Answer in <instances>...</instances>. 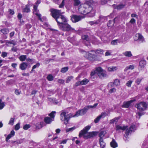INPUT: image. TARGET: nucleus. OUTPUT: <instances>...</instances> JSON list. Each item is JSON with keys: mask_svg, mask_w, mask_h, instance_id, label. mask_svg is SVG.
Instances as JSON below:
<instances>
[{"mask_svg": "<svg viewBox=\"0 0 148 148\" xmlns=\"http://www.w3.org/2000/svg\"><path fill=\"white\" fill-rule=\"evenodd\" d=\"M125 6V5L121 4L117 6L116 7V8L118 10H120L123 8Z\"/></svg>", "mask_w": 148, "mask_h": 148, "instance_id": "41", "label": "nucleus"}, {"mask_svg": "<svg viewBox=\"0 0 148 148\" xmlns=\"http://www.w3.org/2000/svg\"><path fill=\"white\" fill-rule=\"evenodd\" d=\"M47 79L49 81H52L53 79V77L51 74H49L47 77Z\"/></svg>", "mask_w": 148, "mask_h": 148, "instance_id": "36", "label": "nucleus"}, {"mask_svg": "<svg viewBox=\"0 0 148 148\" xmlns=\"http://www.w3.org/2000/svg\"><path fill=\"white\" fill-rule=\"evenodd\" d=\"M116 130H125L127 128V126H122L119 125H117L116 126Z\"/></svg>", "mask_w": 148, "mask_h": 148, "instance_id": "20", "label": "nucleus"}, {"mask_svg": "<svg viewBox=\"0 0 148 148\" xmlns=\"http://www.w3.org/2000/svg\"><path fill=\"white\" fill-rule=\"evenodd\" d=\"M42 123H38L37 124V125L36 126V128L38 129H40L42 128Z\"/></svg>", "mask_w": 148, "mask_h": 148, "instance_id": "44", "label": "nucleus"}, {"mask_svg": "<svg viewBox=\"0 0 148 148\" xmlns=\"http://www.w3.org/2000/svg\"><path fill=\"white\" fill-rule=\"evenodd\" d=\"M123 54L125 56L131 57L132 55L130 51H126L123 53Z\"/></svg>", "mask_w": 148, "mask_h": 148, "instance_id": "25", "label": "nucleus"}, {"mask_svg": "<svg viewBox=\"0 0 148 148\" xmlns=\"http://www.w3.org/2000/svg\"><path fill=\"white\" fill-rule=\"evenodd\" d=\"M110 145L112 147H118L117 143L116 142L114 139H113L110 143Z\"/></svg>", "mask_w": 148, "mask_h": 148, "instance_id": "22", "label": "nucleus"}, {"mask_svg": "<svg viewBox=\"0 0 148 148\" xmlns=\"http://www.w3.org/2000/svg\"><path fill=\"white\" fill-rule=\"evenodd\" d=\"M82 38L84 40L88 42L89 44L90 45V39L87 35H83L82 36Z\"/></svg>", "mask_w": 148, "mask_h": 148, "instance_id": "19", "label": "nucleus"}, {"mask_svg": "<svg viewBox=\"0 0 148 148\" xmlns=\"http://www.w3.org/2000/svg\"><path fill=\"white\" fill-rule=\"evenodd\" d=\"M55 19L57 23L59 25H62L64 23L61 22L62 19L61 15L60 16L58 17V18H56Z\"/></svg>", "mask_w": 148, "mask_h": 148, "instance_id": "23", "label": "nucleus"}, {"mask_svg": "<svg viewBox=\"0 0 148 148\" xmlns=\"http://www.w3.org/2000/svg\"><path fill=\"white\" fill-rule=\"evenodd\" d=\"M116 91V89L114 88H112L109 90V92L110 93H112L113 92H115Z\"/></svg>", "mask_w": 148, "mask_h": 148, "instance_id": "62", "label": "nucleus"}, {"mask_svg": "<svg viewBox=\"0 0 148 148\" xmlns=\"http://www.w3.org/2000/svg\"><path fill=\"white\" fill-rule=\"evenodd\" d=\"M90 52L91 53H94L95 54L96 56V55H97L98 54H103V51L101 49H99L97 50L96 51H91Z\"/></svg>", "mask_w": 148, "mask_h": 148, "instance_id": "18", "label": "nucleus"}, {"mask_svg": "<svg viewBox=\"0 0 148 148\" xmlns=\"http://www.w3.org/2000/svg\"><path fill=\"white\" fill-rule=\"evenodd\" d=\"M71 19L73 22H77L81 19V17L79 16L73 15L71 16Z\"/></svg>", "mask_w": 148, "mask_h": 148, "instance_id": "13", "label": "nucleus"}, {"mask_svg": "<svg viewBox=\"0 0 148 148\" xmlns=\"http://www.w3.org/2000/svg\"><path fill=\"white\" fill-rule=\"evenodd\" d=\"M97 72H98L97 74L100 78L103 79L107 77V74L105 72L103 71L101 67L97 68Z\"/></svg>", "mask_w": 148, "mask_h": 148, "instance_id": "9", "label": "nucleus"}, {"mask_svg": "<svg viewBox=\"0 0 148 148\" xmlns=\"http://www.w3.org/2000/svg\"><path fill=\"white\" fill-rule=\"evenodd\" d=\"M68 67H63L61 69L60 71L62 73H65L68 71Z\"/></svg>", "mask_w": 148, "mask_h": 148, "instance_id": "34", "label": "nucleus"}, {"mask_svg": "<svg viewBox=\"0 0 148 148\" xmlns=\"http://www.w3.org/2000/svg\"><path fill=\"white\" fill-rule=\"evenodd\" d=\"M106 113L105 112H102L101 114L97 116L94 120L95 123H98L100 120L102 118H104L106 116Z\"/></svg>", "mask_w": 148, "mask_h": 148, "instance_id": "14", "label": "nucleus"}, {"mask_svg": "<svg viewBox=\"0 0 148 148\" xmlns=\"http://www.w3.org/2000/svg\"><path fill=\"white\" fill-rule=\"evenodd\" d=\"M92 3L93 1L90 0L87 1L84 3L86 14L90 17L95 15V11L92 7Z\"/></svg>", "mask_w": 148, "mask_h": 148, "instance_id": "3", "label": "nucleus"}, {"mask_svg": "<svg viewBox=\"0 0 148 148\" xmlns=\"http://www.w3.org/2000/svg\"><path fill=\"white\" fill-rule=\"evenodd\" d=\"M81 115L80 111L79 110L75 114L73 115L71 114H68L65 110H62L60 115V118L61 121H64V123L67 124L70 117H77Z\"/></svg>", "mask_w": 148, "mask_h": 148, "instance_id": "1", "label": "nucleus"}, {"mask_svg": "<svg viewBox=\"0 0 148 148\" xmlns=\"http://www.w3.org/2000/svg\"><path fill=\"white\" fill-rule=\"evenodd\" d=\"M14 121V119L13 118H11L9 122V124L13 125Z\"/></svg>", "mask_w": 148, "mask_h": 148, "instance_id": "46", "label": "nucleus"}, {"mask_svg": "<svg viewBox=\"0 0 148 148\" xmlns=\"http://www.w3.org/2000/svg\"><path fill=\"white\" fill-rule=\"evenodd\" d=\"M107 17L103 16H100L99 17V19L97 20L99 24L101 23L107 21Z\"/></svg>", "mask_w": 148, "mask_h": 148, "instance_id": "16", "label": "nucleus"}, {"mask_svg": "<svg viewBox=\"0 0 148 148\" xmlns=\"http://www.w3.org/2000/svg\"><path fill=\"white\" fill-rule=\"evenodd\" d=\"M135 107L140 111H143L148 107V103L145 102H142L136 104Z\"/></svg>", "mask_w": 148, "mask_h": 148, "instance_id": "5", "label": "nucleus"}, {"mask_svg": "<svg viewBox=\"0 0 148 148\" xmlns=\"http://www.w3.org/2000/svg\"><path fill=\"white\" fill-rule=\"evenodd\" d=\"M79 13L82 14H86L84 3L80 5L78 8Z\"/></svg>", "mask_w": 148, "mask_h": 148, "instance_id": "12", "label": "nucleus"}, {"mask_svg": "<svg viewBox=\"0 0 148 148\" xmlns=\"http://www.w3.org/2000/svg\"><path fill=\"white\" fill-rule=\"evenodd\" d=\"M112 51L111 50H107L105 53V56H108L111 55Z\"/></svg>", "mask_w": 148, "mask_h": 148, "instance_id": "48", "label": "nucleus"}, {"mask_svg": "<svg viewBox=\"0 0 148 148\" xmlns=\"http://www.w3.org/2000/svg\"><path fill=\"white\" fill-rule=\"evenodd\" d=\"M100 145L101 147L103 148L105 146V143L103 141V140L102 138H100L99 141Z\"/></svg>", "mask_w": 148, "mask_h": 148, "instance_id": "27", "label": "nucleus"}, {"mask_svg": "<svg viewBox=\"0 0 148 148\" xmlns=\"http://www.w3.org/2000/svg\"><path fill=\"white\" fill-rule=\"evenodd\" d=\"M114 24V22L112 21H110L107 24V25L108 27H111Z\"/></svg>", "mask_w": 148, "mask_h": 148, "instance_id": "47", "label": "nucleus"}, {"mask_svg": "<svg viewBox=\"0 0 148 148\" xmlns=\"http://www.w3.org/2000/svg\"><path fill=\"white\" fill-rule=\"evenodd\" d=\"M28 66L26 62H23L20 65L19 68L22 70H24L26 69Z\"/></svg>", "mask_w": 148, "mask_h": 148, "instance_id": "17", "label": "nucleus"}, {"mask_svg": "<svg viewBox=\"0 0 148 148\" xmlns=\"http://www.w3.org/2000/svg\"><path fill=\"white\" fill-rule=\"evenodd\" d=\"M61 19L62 21L61 22H63L64 23H66V22H67V19L65 18V17L63 16L62 15H61Z\"/></svg>", "mask_w": 148, "mask_h": 148, "instance_id": "40", "label": "nucleus"}, {"mask_svg": "<svg viewBox=\"0 0 148 148\" xmlns=\"http://www.w3.org/2000/svg\"><path fill=\"white\" fill-rule=\"evenodd\" d=\"M1 32L4 34H7L9 32V30L7 29H3L1 30Z\"/></svg>", "mask_w": 148, "mask_h": 148, "instance_id": "35", "label": "nucleus"}, {"mask_svg": "<svg viewBox=\"0 0 148 148\" xmlns=\"http://www.w3.org/2000/svg\"><path fill=\"white\" fill-rule=\"evenodd\" d=\"M132 83V81L131 80L129 81L126 83V85L128 87H130L131 84Z\"/></svg>", "mask_w": 148, "mask_h": 148, "instance_id": "53", "label": "nucleus"}, {"mask_svg": "<svg viewBox=\"0 0 148 148\" xmlns=\"http://www.w3.org/2000/svg\"><path fill=\"white\" fill-rule=\"evenodd\" d=\"M8 53L5 52H3L2 53L1 56L3 58H4L7 56Z\"/></svg>", "mask_w": 148, "mask_h": 148, "instance_id": "55", "label": "nucleus"}, {"mask_svg": "<svg viewBox=\"0 0 148 148\" xmlns=\"http://www.w3.org/2000/svg\"><path fill=\"white\" fill-rule=\"evenodd\" d=\"M30 9L29 5H26L25 8L23 9V12H30Z\"/></svg>", "mask_w": 148, "mask_h": 148, "instance_id": "33", "label": "nucleus"}, {"mask_svg": "<svg viewBox=\"0 0 148 148\" xmlns=\"http://www.w3.org/2000/svg\"><path fill=\"white\" fill-rule=\"evenodd\" d=\"M118 69L117 66H111L108 68V70L109 71H114L117 70Z\"/></svg>", "mask_w": 148, "mask_h": 148, "instance_id": "26", "label": "nucleus"}, {"mask_svg": "<svg viewBox=\"0 0 148 148\" xmlns=\"http://www.w3.org/2000/svg\"><path fill=\"white\" fill-rule=\"evenodd\" d=\"M51 15L54 18H58L60 16L62 13L60 10H58L54 9H52L51 10Z\"/></svg>", "mask_w": 148, "mask_h": 148, "instance_id": "10", "label": "nucleus"}, {"mask_svg": "<svg viewBox=\"0 0 148 148\" xmlns=\"http://www.w3.org/2000/svg\"><path fill=\"white\" fill-rule=\"evenodd\" d=\"M30 127V125L29 124H26L24 125L23 129L25 130H27Z\"/></svg>", "mask_w": 148, "mask_h": 148, "instance_id": "49", "label": "nucleus"}, {"mask_svg": "<svg viewBox=\"0 0 148 148\" xmlns=\"http://www.w3.org/2000/svg\"><path fill=\"white\" fill-rule=\"evenodd\" d=\"M12 137V136L10 134H9L6 138L5 140L6 141L8 140Z\"/></svg>", "mask_w": 148, "mask_h": 148, "instance_id": "61", "label": "nucleus"}, {"mask_svg": "<svg viewBox=\"0 0 148 148\" xmlns=\"http://www.w3.org/2000/svg\"><path fill=\"white\" fill-rule=\"evenodd\" d=\"M134 68L133 65H131L125 67L124 69L125 71H126L128 69H133Z\"/></svg>", "mask_w": 148, "mask_h": 148, "instance_id": "32", "label": "nucleus"}, {"mask_svg": "<svg viewBox=\"0 0 148 148\" xmlns=\"http://www.w3.org/2000/svg\"><path fill=\"white\" fill-rule=\"evenodd\" d=\"M75 129V127H72L67 129L66 130V131L67 132H72Z\"/></svg>", "mask_w": 148, "mask_h": 148, "instance_id": "42", "label": "nucleus"}, {"mask_svg": "<svg viewBox=\"0 0 148 148\" xmlns=\"http://www.w3.org/2000/svg\"><path fill=\"white\" fill-rule=\"evenodd\" d=\"M106 132L104 131L101 132L99 134L100 138H102V137H103L106 134Z\"/></svg>", "mask_w": 148, "mask_h": 148, "instance_id": "43", "label": "nucleus"}, {"mask_svg": "<svg viewBox=\"0 0 148 148\" xmlns=\"http://www.w3.org/2000/svg\"><path fill=\"white\" fill-rule=\"evenodd\" d=\"M8 12L11 15H13L14 14V12L13 10L9 9L8 10Z\"/></svg>", "mask_w": 148, "mask_h": 148, "instance_id": "51", "label": "nucleus"}, {"mask_svg": "<svg viewBox=\"0 0 148 148\" xmlns=\"http://www.w3.org/2000/svg\"><path fill=\"white\" fill-rule=\"evenodd\" d=\"M40 65V64L39 63H37L36 64L34 65L32 67V71L34 69L36 68V67H38Z\"/></svg>", "mask_w": 148, "mask_h": 148, "instance_id": "54", "label": "nucleus"}, {"mask_svg": "<svg viewBox=\"0 0 148 148\" xmlns=\"http://www.w3.org/2000/svg\"><path fill=\"white\" fill-rule=\"evenodd\" d=\"M143 115V113H140V112H138L137 114L136 115V117L138 119H140V117L141 116Z\"/></svg>", "mask_w": 148, "mask_h": 148, "instance_id": "52", "label": "nucleus"}, {"mask_svg": "<svg viewBox=\"0 0 148 148\" xmlns=\"http://www.w3.org/2000/svg\"><path fill=\"white\" fill-rule=\"evenodd\" d=\"M20 128V124L19 123H17L15 126V130H18Z\"/></svg>", "mask_w": 148, "mask_h": 148, "instance_id": "57", "label": "nucleus"}, {"mask_svg": "<svg viewBox=\"0 0 148 148\" xmlns=\"http://www.w3.org/2000/svg\"><path fill=\"white\" fill-rule=\"evenodd\" d=\"M118 41V39L114 40L111 42V44L113 45H116Z\"/></svg>", "mask_w": 148, "mask_h": 148, "instance_id": "45", "label": "nucleus"}, {"mask_svg": "<svg viewBox=\"0 0 148 148\" xmlns=\"http://www.w3.org/2000/svg\"><path fill=\"white\" fill-rule=\"evenodd\" d=\"M146 64V61L144 60H141L139 62V66L141 68H143Z\"/></svg>", "mask_w": 148, "mask_h": 148, "instance_id": "24", "label": "nucleus"}, {"mask_svg": "<svg viewBox=\"0 0 148 148\" xmlns=\"http://www.w3.org/2000/svg\"><path fill=\"white\" fill-rule=\"evenodd\" d=\"M26 55H21L19 57V59L22 62L25 61L26 60Z\"/></svg>", "mask_w": 148, "mask_h": 148, "instance_id": "30", "label": "nucleus"}, {"mask_svg": "<svg viewBox=\"0 0 148 148\" xmlns=\"http://www.w3.org/2000/svg\"><path fill=\"white\" fill-rule=\"evenodd\" d=\"M74 2V5L75 6H77L81 3V2L79 0H73Z\"/></svg>", "mask_w": 148, "mask_h": 148, "instance_id": "38", "label": "nucleus"}, {"mask_svg": "<svg viewBox=\"0 0 148 148\" xmlns=\"http://www.w3.org/2000/svg\"><path fill=\"white\" fill-rule=\"evenodd\" d=\"M135 101V100L134 99L127 101V102H124L122 106V107L127 108L129 107L131 103Z\"/></svg>", "mask_w": 148, "mask_h": 148, "instance_id": "15", "label": "nucleus"}, {"mask_svg": "<svg viewBox=\"0 0 148 148\" xmlns=\"http://www.w3.org/2000/svg\"><path fill=\"white\" fill-rule=\"evenodd\" d=\"M90 126L88 125L86 126L83 130H81L79 134V137H81L83 136L84 138L85 139H88L93 137L97 135L96 132H92L87 133L88 131L90 129Z\"/></svg>", "mask_w": 148, "mask_h": 148, "instance_id": "2", "label": "nucleus"}, {"mask_svg": "<svg viewBox=\"0 0 148 148\" xmlns=\"http://www.w3.org/2000/svg\"><path fill=\"white\" fill-rule=\"evenodd\" d=\"M135 129V125H132L129 129H127L126 130L125 136V137H127L129 134H131L132 132H133Z\"/></svg>", "mask_w": 148, "mask_h": 148, "instance_id": "11", "label": "nucleus"}, {"mask_svg": "<svg viewBox=\"0 0 148 148\" xmlns=\"http://www.w3.org/2000/svg\"><path fill=\"white\" fill-rule=\"evenodd\" d=\"M5 106V103L2 102L0 104V110L2 109Z\"/></svg>", "mask_w": 148, "mask_h": 148, "instance_id": "59", "label": "nucleus"}, {"mask_svg": "<svg viewBox=\"0 0 148 148\" xmlns=\"http://www.w3.org/2000/svg\"><path fill=\"white\" fill-rule=\"evenodd\" d=\"M17 17L18 19L20 20L21 21V19L22 17V15L20 13H19L18 14Z\"/></svg>", "mask_w": 148, "mask_h": 148, "instance_id": "63", "label": "nucleus"}, {"mask_svg": "<svg viewBox=\"0 0 148 148\" xmlns=\"http://www.w3.org/2000/svg\"><path fill=\"white\" fill-rule=\"evenodd\" d=\"M58 83L63 84L64 82V81L62 79H58Z\"/></svg>", "mask_w": 148, "mask_h": 148, "instance_id": "58", "label": "nucleus"}, {"mask_svg": "<svg viewBox=\"0 0 148 148\" xmlns=\"http://www.w3.org/2000/svg\"><path fill=\"white\" fill-rule=\"evenodd\" d=\"M15 82V80L14 79H11L8 81V83L9 84H12L14 83Z\"/></svg>", "mask_w": 148, "mask_h": 148, "instance_id": "60", "label": "nucleus"}, {"mask_svg": "<svg viewBox=\"0 0 148 148\" xmlns=\"http://www.w3.org/2000/svg\"><path fill=\"white\" fill-rule=\"evenodd\" d=\"M119 119V117L115 118L111 120L110 121V123H114V122H117Z\"/></svg>", "mask_w": 148, "mask_h": 148, "instance_id": "37", "label": "nucleus"}, {"mask_svg": "<svg viewBox=\"0 0 148 148\" xmlns=\"http://www.w3.org/2000/svg\"><path fill=\"white\" fill-rule=\"evenodd\" d=\"M81 82L82 85H86L89 82V80L88 79L85 78Z\"/></svg>", "mask_w": 148, "mask_h": 148, "instance_id": "31", "label": "nucleus"}, {"mask_svg": "<svg viewBox=\"0 0 148 148\" xmlns=\"http://www.w3.org/2000/svg\"><path fill=\"white\" fill-rule=\"evenodd\" d=\"M60 28L63 31H71L74 30V32H76L77 31L72 28L70 25L66 23H63L62 25H59Z\"/></svg>", "mask_w": 148, "mask_h": 148, "instance_id": "6", "label": "nucleus"}, {"mask_svg": "<svg viewBox=\"0 0 148 148\" xmlns=\"http://www.w3.org/2000/svg\"><path fill=\"white\" fill-rule=\"evenodd\" d=\"M89 24L91 25H92L94 24L97 25L99 24L97 20L94 21H92L89 22Z\"/></svg>", "mask_w": 148, "mask_h": 148, "instance_id": "39", "label": "nucleus"}, {"mask_svg": "<svg viewBox=\"0 0 148 148\" xmlns=\"http://www.w3.org/2000/svg\"><path fill=\"white\" fill-rule=\"evenodd\" d=\"M56 113L55 111H52L51 113L49 114L50 116L46 117L44 118V121L47 124H49L51 123V122L53 121L54 120L55 117L54 114Z\"/></svg>", "mask_w": 148, "mask_h": 148, "instance_id": "8", "label": "nucleus"}, {"mask_svg": "<svg viewBox=\"0 0 148 148\" xmlns=\"http://www.w3.org/2000/svg\"><path fill=\"white\" fill-rule=\"evenodd\" d=\"M73 78V77L72 76L69 77L68 78H67L66 82V83H69Z\"/></svg>", "mask_w": 148, "mask_h": 148, "instance_id": "50", "label": "nucleus"}, {"mask_svg": "<svg viewBox=\"0 0 148 148\" xmlns=\"http://www.w3.org/2000/svg\"><path fill=\"white\" fill-rule=\"evenodd\" d=\"M142 79L140 78H138L136 79V82L137 85H139L142 80Z\"/></svg>", "mask_w": 148, "mask_h": 148, "instance_id": "56", "label": "nucleus"}, {"mask_svg": "<svg viewBox=\"0 0 148 148\" xmlns=\"http://www.w3.org/2000/svg\"><path fill=\"white\" fill-rule=\"evenodd\" d=\"M120 81L118 79H115L114 81V83H110L109 84V85L111 86V87H112V86L114 84L116 86H118L120 84Z\"/></svg>", "mask_w": 148, "mask_h": 148, "instance_id": "21", "label": "nucleus"}, {"mask_svg": "<svg viewBox=\"0 0 148 148\" xmlns=\"http://www.w3.org/2000/svg\"><path fill=\"white\" fill-rule=\"evenodd\" d=\"M136 37L138 38V40L140 41H141L143 42V37L140 34H138L136 35Z\"/></svg>", "mask_w": 148, "mask_h": 148, "instance_id": "29", "label": "nucleus"}, {"mask_svg": "<svg viewBox=\"0 0 148 148\" xmlns=\"http://www.w3.org/2000/svg\"><path fill=\"white\" fill-rule=\"evenodd\" d=\"M80 52L84 54V56L86 58L90 61H93L95 60V54L94 53H92L86 52L82 49L79 50Z\"/></svg>", "mask_w": 148, "mask_h": 148, "instance_id": "4", "label": "nucleus"}, {"mask_svg": "<svg viewBox=\"0 0 148 148\" xmlns=\"http://www.w3.org/2000/svg\"><path fill=\"white\" fill-rule=\"evenodd\" d=\"M40 3V0H37L35 4L34 5V10L33 11V13L38 17L39 20L40 21H42V19L41 18V15L38 13L39 10L37 9L38 5Z\"/></svg>", "mask_w": 148, "mask_h": 148, "instance_id": "7", "label": "nucleus"}, {"mask_svg": "<svg viewBox=\"0 0 148 148\" xmlns=\"http://www.w3.org/2000/svg\"><path fill=\"white\" fill-rule=\"evenodd\" d=\"M88 109L86 108H84L83 109L79 110L81 115L85 114L87 112Z\"/></svg>", "mask_w": 148, "mask_h": 148, "instance_id": "28", "label": "nucleus"}, {"mask_svg": "<svg viewBox=\"0 0 148 148\" xmlns=\"http://www.w3.org/2000/svg\"><path fill=\"white\" fill-rule=\"evenodd\" d=\"M130 22L132 24H134L135 23L136 20L134 18H132L131 19Z\"/></svg>", "mask_w": 148, "mask_h": 148, "instance_id": "64", "label": "nucleus"}]
</instances>
